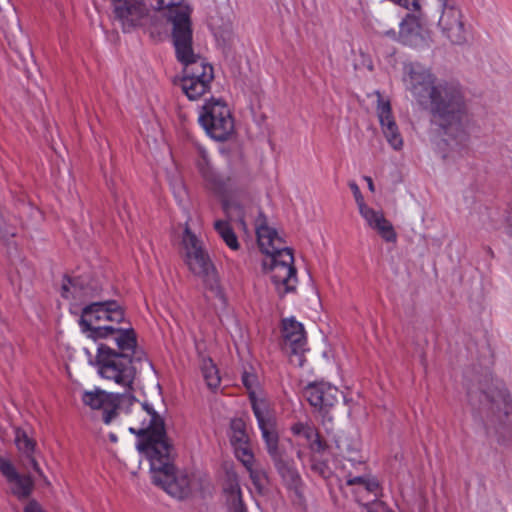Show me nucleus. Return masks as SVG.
<instances>
[{
	"label": "nucleus",
	"mask_w": 512,
	"mask_h": 512,
	"mask_svg": "<svg viewBox=\"0 0 512 512\" xmlns=\"http://www.w3.org/2000/svg\"><path fill=\"white\" fill-rule=\"evenodd\" d=\"M403 82L419 104L429 103L432 122L442 134L438 154L444 160L463 157L468 151L471 115L460 85L439 81L429 67L418 62L404 65Z\"/></svg>",
	"instance_id": "nucleus-1"
},
{
	"label": "nucleus",
	"mask_w": 512,
	"mask_h": 512,
	"mask_svg": "<svg viewBox=\"0 0 512 512\" xmlns=\"http://www.w3.org/2000/svg\"><path fill=\"white\" fill-rule=\"evenodd\" d=\"M177 60L184 65L180 86L191 101H197L210 92L214 70L204 58L194 52L191 9L180 5L167 13Z\"/></svg>",
	"instance_id": "nucleus-2"
},
{
	"label": "nucleus",
	"mask_w": 512,
	"mask_h": 512,
	"mask_svg": "<svg viewBox=\"0 0 512 512\" xmlns=\"http://www.w3.org/2000/svg\"><path fill=\"white\" fill-rule=\"evenodd\" d=\"M123 320L124 312L116 301L95 302L83 309L79 325L95 341L105 339L128 348L133 344L134 330L114 326Z\"/></svg>",
	"instance_id": "nucleus-3"
},
{
	"label": "nucleus",
	"mask_w": 512,
	"mask_h": 512,
	"mask_svg": "<svg viewBox=\"0 0 512 512\" xmlns=\"http://www.w3.org/2000/svg\"><path fill=\"white\" fill-rule=\"evenodd\" d=\"M118 351L107 344H100L97 348L96 363L99 375L116 385L124 388L125 392L132 393V386L136 376V368L133 365L134 359L140 361L136 347V334H133L131 347H124L115 344Z\"/></svg>",
	"instance_id": "nucleus-4"
},
{
	"label": "nucleus",
	"mask_w": 512,
	"mask_h": 512,
	"mask_svg": "<svg viewBox=\"0 0 512 512\" xmlns=\"http://www.w3.org/2000/svg\"><path fill=\"white\" fill-rule=\"evenodd\" d=\"M121 413L132 414L133 425L129 427V431L140 437L137 447L147 459L150 458L151 451L155 454L162 452L160 445L165 448L172 447L166 435L164 421L151 405L140 404L135 399L134 404L125 405Z\"/></svg>",
	"instance_id": "nucleus-5"
},
{
	"label": "nucleus",
	"mask_w": 512,
	"mask_h": 512,
	"mask_svg": "<svg viewBox=\"0 0 512 512\" xmlns=\"http://www.w3.org/2000/svg\"><path fill=\"white\" fill-rule=\"evenodd\" d=\"M202 175L209 181L215 191L223 197V208L228 216L237 220L246 229L248 215L258 211L253 196L245 183L237 177H217L209 167L199 163Z\"/></svg>",
	"instance_id": "nucleus-6"
},
{
	"label": "nucleus",
	"mask_w": 512,
	"mask_h": 512,
	"mask_svg": "<svg viewBox=\"0 0 512 512\" xmlns=\"http://www.w3.org/2000/svg\"><path fill=\"white\" fill-rule=\"evenodd\" d=\"M190 220L191 218L185 222L182 236V245L185 251V263L194 275L203 280L206 290H208L212 296L217 298L222 304H225L226 299L219 282L216 268L204 249L202 241L194 232H192L189 224Z\"/></svg>",
	"instance_id": "nucleus-7"
},
{
	"label": "nucleus",
	"mask_w": 512,
	"mask_h": 512,
	"mask_svg": "<svg viewBox=\"0 0 512 512\" xmlns=\"http://www.w3.org/2000/svg\"><path fill=\"white\" fill-rule=\"evenodd\" d=\"M162 452H150V471L154 484L162 487L168 494L176 498H184L193 489V479L184 471H175L172 464V447L161 446Z\"/></svg>",
	"instance_id": "nucleus-8"
},
{
	"label": "nucleus",
	"mask_w": 512,
	"mask_h": 512,
	"mask_svg": "<svg viewBox=\"0 0 512 512\" xmlns=\"http://www.w3.org/2000/svg\"><path fill=\"white\" fill-rule=\"evenodd\" d=\"M198 122L206 134L216 141H226L235 132V120L227 103L210 98L200 108Z\"/></svg>",
	"instance_id": "nucleus-9"
},
{
	"label": "nucleus",
	"mask_w": 512,
	"mask_h": 512,
	"mask_svg": "<svg viewBox=\"0 0 512 512\" xmlns=\"http://www.w3.org/2000/svg\"><path fill=\"white\" fill-rule=\"evenodd\" d=\"M264 266L269 269L272 283L280 296L292 292L296 288L297 277L294 267V256L288 247L267 256Z\"/></svg>",
	"instance_id": "nucleus-10"
},
{
	"label": "nucleus",
	"mask_w": 512,
	"mask_h": 512,
	"mask_svg": "<svg viewBox=\"0 0 512 512\" xmlns=\"http://www.w3.org/2000/svg\"><path fill=\"white\" fill-rule=\"evenodd\" d=\"M83 403L93 410H102L103 421L110 424L115 417L121 413L125 405H132L135 402L133 393L124 392L108 393L99 388L85 391L82 395Z\"/></svg>",
	"instance_id": "nucleus-11"
},
{
	"label": "nucleus",
	"mask_w": 512,
	"mask_h": 512,
	"mask_svg": "<svg viewBox=\"0 0 512 512\" xmlns=\"http://www.w3.org/2000/svg\"><path fill=\"white\" fill-rule=\"evenodd\" d=\"M469 402L472 406L477 403L487 414L495 416L499 422H512V399L504 388L498 386L495 390L468 392Z\"/></svg>",
	"instance_id": "nucleus-12"
},
{
	"label": "nucleus",
	"mask_w": 512,
	"mask_h": 512,
	"mask_svg": "<svg viewBox=\"0 0 512 512\" xmlns=\"http://www.w3.org/2000/svg\"><path fill=\"white\" fill-rule=\"evenodd\" d=\"M250 399L266 450L272 461H275L284 456V451L279 446V435L276 430L275 420L264 400L256 399L253 393H251Z\"/></svg>",
	"instance_id": "nucleus-13"
},
{
	"label": "nucleus",
	"mask_w": 512,
	"mask_h": 512,
	"mask_svg": "<svg viewBox=\"0 0 512 512\" xmlns=\"http://www.w3.org/2000/svg\"><path fill=\"white\" fill-rule=\"evenodd\" d=\"M441 16L438 26L442 35L452 44L461 45L467 41V32L463 22V14L457 0H438Z\"/></svg>",
	"instance_id": "nucleus-14"
},
{
	"label": "nucleus",
	"mask_w": 512,
	"mask_h": 512,
	"mask_svg": "<svg viewBox=\"0 0 512 512\" xmlns=\"http://www.w3.org/2000/svg\"><path fill=\"white\" fill-rule=\"evenodd\" d=\"M283 349L290 356L291 362L298 366L304 363V352L307 350V339L302 323L295 318L282 320Z\"/></svg>",
	"instance_id": "nucleus-15"
},
{
	"label": "nucleus",
	"mask_w": 512,
	"mask_h": 512,
	"mask_svg": "<svg viewBox=\"0 0 512 512\" xmlns=\"http://www.w3.org/2000/svg\"><path fill=\"white\" fill-rule=\"evenodd\" d=\"M113 17L117 20L124 32L140 26L147 15L145 5L137 0H112Z\"/></svg>",
	"instance_id": "nucleus-16"
},
{
	"label": "nucleus",
	"mask_w": 512,
	"mask_h": 512,
	"mask_svg": "<svg viewBox=\"0 0 512 512\" xmlns=\"http://www.w3.org/2000/svg\"><path fill=\"white\" fill-rule=\"evenodd\" d=\"M377 106L376 113L379 119L382 133L390 147L396 151L403 148V138L392 114L390 101L382 97L380 92H376Z\"/></svg>",
	"instance_id": "nucleus-17"
},
{
	"label": "nucleus",
	"mask_w": 512,
	"mask_h": 512,
	"mask_svg": "<svg viewBox=\"0 0 512 512\" xmlns=\"http://www.w3.org/2000/svg\"><path fill=\"white\" fill-rule=\"evenodd\" d=\"M304 394L311 406L327 412L338 403L341 393L336 386L328 382L315 381L305 387Z\"/></svg>",
	"instance_id": "nucleus-18"
},
{
	"label": "nucleus",
	"mask_w": 512,
	"mask_h": 512,
	"mask_svg": "<svg viewBox=\"0 0 512 512\" xmlns=\"http://www.w3.org/2000/svg\"><path fill=\"white\" fill-rule=\"evenodd\" d=\"M360 215L365 220L367 226L375 230L384 241L391 243L397 241V233L392 223L385 218L382 211L368 207L364 208Z\"/></svg>",
	"instance_id": "nucleus-19"
},
{
	"label": "nucleus",
	"mask_w": 512,
	"mask_h": 512,
	"mask_svg": "<svg viewBox=\"0 0 512 512\" xmlns=\"http://www.w3.org/2000/svg\"><path fill=\"white\" fill-rule=\"evenodd\" d=\"M273 463L284 486L296 496L301 497L303 495V481L294 461L285 459L283 456L273 461Z\"/></svg>",
	"instance_id": "nucleus-20"
},
{
	"label": "nucleus",
	"mask_w": 512,
	"mask_h": 512,
	"mask_svg": "<svg viewBox=\"0 0 512 512\" xmlns=\"http://www.w3.org/2000/svg\"><path fill=\"white\" fill-rule=\"evenodd\" d=\"M229 438L235 457L238 460L242 458V453L247 455L253 454L246 432V425L242 419L237 418L231 421Z\"/></svg>",
	"instance_id": "nucleus-21"
},
{
	"label": "nucleus",
	"mask_w": 512,
	"mask_h": 512,
	"mask_svg": "<svg viewBox=\"0 0 512 512\" xmlns=\"http://www.w3.org/2000/svg\"><path fill=\"white\" fill-rule=\"evenodd\" d=\"M258 245L267 256L286 248L284 240L278 235L274 228L266 224H259L256 227Z\"/></svg>",
	"instance_id": "nucleus-22"
},
{
	"label": "nucleus",
	"mask_w": 512,
	"mask_h": 512,
	"mask_svg": "<svg viewBox=\"0 0 512 512\" xmlns=\"http://www.w3.org/2000/svg\"><path fill=\"white\" fill-rule=\"evenodd\" d=\"M239 461L249 473V477L256 491L262 494L268 483L267 473L264 468L257 462L254 454L247 455L242 453V458L239 459Z\"/></svg>",
	"instance_id": "nucleus-23"
},
{
	"label": "nucleus",
	"mask_w": 512,
	"mask_h": 512,
	"mask_svg": "<svg viewBox=\"0 0 512 512\" xmlns=\"http://www.w3.org/2000/svg\"><path fill=\"white\" fill-rule=\"evenodd\" d=\"M214 229L230 249H239L237 236L228 222L224 220H216L214 222Z\"/></svg>",
	"instance_id": "nucleus-24"
},
{
	"label": "nucleus",
	"mask_w": 512,
	"mask_h": 512,
	"mask_svg": "<svg viewBox=\"0 0 512 512\" xmlns=\"http://www.w3.org/2000/svg\"><path fill=\"white\" fill-rule=\"evenodd\" d=\"M201 371L208 388L216 389L219 387L221 382L219 371L210 358H204L202 360Z\"/></svg>",
	"instance_id": "nucleus-25"
},
{
	"label": "nucleus",
	"mask_w": 512,
	"mask_h": 512,
	"mask_svg": "<svg viewBox=\"0 0 512 512\" xmlns=\"http://www.w3.org/2000/svg\"><path fill=\"white\" fill-rule=\"evenodd\" d=\"M61 295L66 299H81L88 295L86 290L76 279H64L61 286Z\"/></svg>",
	"instance_id": "nucleus-26"
},
{
	"label": "nucleus",
	"mask_w": 512,
	"mask_h": 512,
	"mask_svg": "<svg viewBox=\"0 0 512 512\" xmlns=\"http://www.w3.org/2000/svg\"><path fill=\"white\" fill-rule=\"evenodd\" d=\"M11 490L18 498H26L33 488V481L28 475H19L9 482Z\"/></svg>",
	"instance_id": "nucleus-27"
},
{
	"label": "nucleus",
	"mask_w": 512,
	"mask_h": 512,
	"mask_svg": "<svg viewBox=\"0 0 512 512\" xmlns=\"http://www.w3.org/2000/svg\"><path fill=\"white\" fill-rule=\"evenodd\" d=\"M227 492L228 512H247V508L245 507L242 500V493L239 485H231Z\"/></svg>",
	"instance_id": "nucleus-28"
},
{
	"label": "nucleus",
	"mask_w": 512,
	"mask_h": 512,
	"mask_svg": "<svg viewBox=\"0 0 512 512\" xmlns=\"http://www.w3.org/2000/svg\"><path fill=\"white\" fill-rule=\"evenodd\" d=\"M14 432L15 444L18 450L26 456L31 457L35 449V442L21 428H15Z\"/></svg>",
	"instance_id": "nucleus-29"
},
{
	"label": "nucleus",
	"mask_w": 512,
	"mask_h": 512,
	"mask_svg": "<svg viewBox=\"0 0 512 512\" xmlns=\"http://www.w3.org/2000/svg\"><path fill=\"white\" fill-rule=\"evenodd\" d=\"M346 484L348 486L361 485L368 492L376 494L378 490V482L375 479H370L366 476H352L351 474L346 476Z\"/></svg>",
	"instance_id": "nucleus-30"
},
{
	"label": "nucleus",
	"mask_w": 512,
	"mask_h": 512,
	"mask_svg": "<svg viewBox=\"0 0 512 512\" xmlns=\"http://www.w3.org/2000/svg\"><path fill=\"white\" fill-rule=\"evenodd\" d=\"M149 4L158 10L168 8V12L177 6L183 5L182 0H151Z\"/></svg>",
	"instance_id": "nucleus-31"
},
{
	"label": "nucleus",
	"mask_w": 512,
	"mask_h": 512,
	"mask_svg": "<svg viewBox=\"0 0 512 512\" xmlns=\"http://www.w3.org/2000/svg\"><path fill=\"white\" fill-rule=\"evenodd\" d=\"M0 471L8 482L13 481L18 476L14 466L8 461H0Z\"/></svg>",
	"instance_id": "nucleus-32"
},
{
	"label": "nucleus",
	"mask_w": 512,
	"mask_h": 512,
	"mask_svg": "<svg viewBox=\"0 0 512 512\" xmlns=\"http://www.w3.org/2000/svg\"><path fill=\"white\" fill-rule=\"evenodd\" d=\"M349 186L353 192L355 201H356L358 209H359V213H361L362 211H364V208H368L369 206L365 204L363 195H362L358 185L355 182H352L349 184Z\"/></svg>",
	"instance_id": "nucleus-33"
},
{
	"label": "nucleus",
	"mask_w": 512,
	"mask_h": 512,
	"mask_svg": "<svg viewBox=\"0 0 512 512\" xmlns=\"http://www.w3.org/2000/svg\"><path fill=\"white\" fill-rule=\"evenodd\" d=\"M326 445L325 443L320 439L319 434L317 433L316 436L310 440V448L313 451L321 452L325 449Z\"/></svg>",
	"instance_id": "nucleus-34"
},
{
	"label": "nucleus",
	"mask_w": 512,
	"mask_h": 512,
	"mask_svg": "<svg viewBox=\"0 0 512 512\" xmlns=\"http://www.w3.org/2000/svg\"><path fill=\"white\" fill-rule=\"evenodd\" d=\"M242 382L245 385V387L248 390H250L255 384V377H254V375L245 373L242 377Z\"/></svg>",
	"instance_id": "nucleus-35"
},
{
	"label": "nucleus",
	"mask_w": 512,
	"mask_h": 512,
	"mask_svg": "<svg viewBox=\"0 0 512 512\" xmlns=\"http://www.w3.org/2000/svg\"><path fill=\"white\" fill-rule=\"evenodd\" d=\"M316 435H317V430L311 425H307V427L305 428V430L302 434V436H304L308 441L312 440V438Z\"/></svg>",
	"instance_id": "nucleus-36"
},
{
	"label": "nucleus",
	"mask_w": 512,
	"mask_h": 512,
	"mask_svg": "<svg viewBox=\"0 0 512 512\" xmlns=\"http://www.w3.org/2000/svg\"><path fill=\"white\" fill-rule=\"evenodd\" d=\"M25 512H43V510L37 502L30 501L25 507Z\"/></svg>",
	"instance_id": "nucleus-37"
},
{
	"label": "nucleus",
	"mask_w": 512,
	"mask_h": 512,
	"mask_svg": "<svg viewBox=\"0 0 512 512\" xmlns=\"http://www.w3.org/2000/svg\"><path fill=\"white\" fill-rule=\"evenodd\" d=\"M308 424L297 423L292 427V432L295 435H302Z\"/></svg>",
	"instance_id": "nucleus-38"
},
{
	"label": "nucleus",
	"mask_w": 512,
	"mask_h": 512,
	"mask_svg": "<svg viewBox=\"0 0 512 512\" xmlns=\"http://www.w3.org/2000/svg\"><path fill=\"white\" fill-rule=\"evenodd\" d=\"M364 179H365V181H366V182H367V184H368V188H369V190H370L371 192H374V184H373V180H372V178H371V177H369V176H366Z\"/></svg>",
	"instance_id": "nucleus-39"
},
{
	"label": "nucleus",
	"mask_w": 512,
	"mask_h": 512,
	"mask_svg": "<svg viewBox=\"0 0 512 512\" xmlns=\"http://www.w3.org/2000/svg\"><path fill=\"white\" fill-rule=\"evenodd\" d=\"M108 437L109 440L113 443H116L118 441L117 435L115 433H109Z\"/></svg>",
	"instance_id": "nucleus-40"
},
{
	"label": "nucleus",
	"mask_w": 512,
	"mask_h": 512,
	"mask_svg": "<svg viewBox=\"0 0 512 512\" xmlns=\"http://www.w3.org/2000/svg\"><path fill=\"white\" fill-rule=\"evenodd\" d=\"M202 160L208 166V159H207V156H206V154L204 152L202 153Z\"/></svg>",
	"instance_id": "nucleus-41"
},
{
	"label": "nucleus",
	"mask_w": 512,
	"mask_h": 512,
	"mask_svg": "<svg viewBox=\"0 0 512 512\" xmlns=\"http://www.w3.org/2000/svg\"><path fill=\"white\" fill-rule=\"evenodd\" d=\"M32 463H33V467H34L35 469H37L38 464L36 463V461H35V460H32Z\"/></svg>",
	"instance_id": "nucleus-42"
},
{
	"label": "nucleus",
	"mask_w": 512,
	"mask_h": 512,
	"mask_svg": "<svg viewBox=\"0 0 512 512\" xmlns=\"http://www.w3.org/2000/svg\"><path fill=\"white\" fill-rule=\"evenodd\" d=\"M109 1H110V3H112V0H109Z\"/></svg>",
	"instance_id": "nucleus-43"
}]
</instances>
